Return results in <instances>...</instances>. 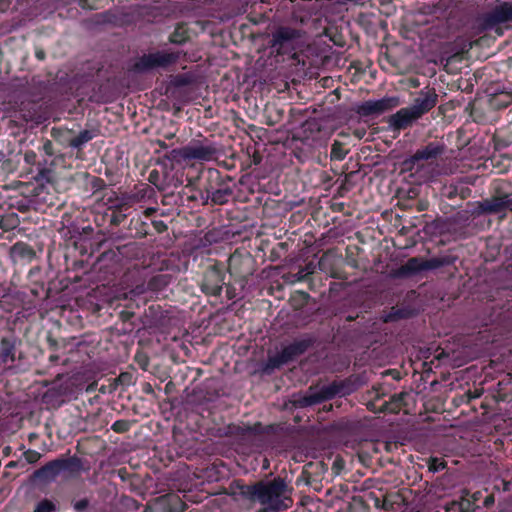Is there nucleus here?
Segmentation results:
<instances>
[{
	"label": "nucleus",
	"instance_id": "dca6fc26",
	"mask_svg": "<svg viewBox=\"0 0 512 512\" xmlns=\"http://www.w3.org/2000/svg\"><path fill=\"white\" fill-rule=\"evenodd\" d=\"M11 257L14 260L18 259H33L35 256L34 250L25 243H16L10 249Z\"/></svg>",
	"mask_w": 512,
	"mask_h": 512
},
{
	"label": "nucleus",
	"instance_id": "5701e85b",
	"mask_svg": "<svg viewBox=\"0 0 512 512\" xmlns=\"http://www.w3.org/2000/svg\"><path fill=\"white\" fill-rule=\"evenodd\" d=\"M411 315L408 310L392 308V311L385 317V322L394 321L397 319L407 318Z\"/></svg>",
	"mask_w": 512,
	"mask_h": 512
},
{
	"label": "nucleus",
	"instance_id": "aec40b11",
	"mask_svg": "<svg viewBox=\"0 0 512 512\" xmlns=\"http://www.w3.org/2000/svg\"><path fill=\"white\" fill-rule=\"evenodd\" d=\"M93 138V133L89 130L81 131L76 137L69 141L71 147L79 148L84 143L90 141Z\"/></svg>",
	"mask_w": 512,
	"mask_h": 512
},
{
	"label": "nucleus",
	"instance_id": "f257e3e1",
	"mask_svg": "<svg viewBox=\"0 0 512 512\" xmlns=\"http://www.w3.org/2000/svg\"><path fill=\"white\" fill-rule=\"evenodd\" d=\"M233 494L240 495L252 502H259L266 511L278 512L289 508L292 489L283 478L259 481L253 485L236 484Z\"/></svg>",
	"mask_w": 512,
	"mask_h": 512
},
{
	"label": "nucleus",
	"instance_id": "2eb2a0df",
	"mask_svg": "<svg viewBox=\"0 0 512 512\" xmlns=\"http://www.w3.org/2000/svg\"><path fill=\"white\" fill-rule=\"evenodd\" d=\"M490 105L495 109L507 107L512 103V92L509 91H495L490 94Z\"/></svg>",
	"mask_w": 512,
	"mask_h": 512
},
{
	"label": "nucleus",
	"instance_id": "0eeeda50",
	"mask_svg": "<svg viewBox=\"0 0 512 512\" xmlns=\"http://www.w3.org/2000/svg\"><path fill=\"white\" fill-rule=\"evenodd\" d=\"M456 258L450 255L423 259L413 257L399 268V275L409 276L420 273L422 271L435 270L444 266L452 265Z\"/></svg>",
	"mask_w": 512,
	"mask_h": 512
},
{
	"label": "nucleus",
	"instance_id": "412c9836",
	"mask_svg": "<svg viewBox=\"0 0 512 512\" xmlns=\"http://www.w3.org/2000/svg\"><path fill=\"white\" fill-rule=\"evenodd\" d=\"M451 507H457V512H472L475 509L474 501L461 497L460 501H452Z\"/></svg>",
	"mask_w": 512,
	"mask_h": 512
},
{
	"label": "nucleus",
	"instance_id": "09e8293b",
	"mask_svg": "<svg viewBox=\"0 0 512 512\" xmlns=\"http://www.w3.org/2000/svg\"><path fill=\"white\" fill-rule=\"evenodd\" d=\"M479 395H480L479 393H474L473 397H478Z\"/></svg>",
	"mask_w": 512,
	"mask_h": 512
},
{
	"label": "nucleus",
	"instance_id": "9d476101",
	"mask_svg": "<svg viewBox=\"0 0 512 512\" xmlns=\"http://www.w3.org/2000/svg\"><path fill=\"white\" fill-rule=\"evenodd\" d=\"M310 346L309 340L295 341L283 348L277 355L270 357L267 363V369H276L282 365L294 360L297 356L304 353Z\"/></svg>",
	"mask_w": 512,
	"mask_h": 512
},
{
	"label": "nucleus",
	"instance_id": "423d86ee",
	"mask_svg": "<svg viewBox=\"0 0 512 512\" xmlns=\"http://www.w3.org/2000/svg\"><path fill=\"white\" fill-rule=\"evenodd\" d=\"M303 31L288 26H280L273 33L270 47L277 55L292 53L298 47Z\"/></svg>",
	"mask_w": 512,
	"mask_h": 512
},
{
	"label": "nucleus",
	"instance_id": "49530a36",
	"mask_svg": "<svg viewBox=\"0 0 512 512\" xmlns=\"http://www.w3.org/2000/svg\"><path fill=\"white\" fill-rule=\"evenodd\" d=\"M100 392H102V393H105V392H106V389H105V387H104V386H102V387L100 388Z\"/></svg>",
	"mask_w": 512,
	"mask_h": 512
},
{
	"label": "nucleus",
	"instance_id": "6ab92c4d",
	"mask_svg": "<svg viewBox=\"0 0 512 512\" xmlns=\"http://www.w3.org/2000/svg\"><path fill=\"white\" fill-rule=\"evenodd\" d=\"M405 396H406V393H400V394L393 395L391 397L390 402L384 403L381 406L379 411L380 412L389 411V412H392V413L398 412L400 407H401V403H402V401H403Z\"/></svg>",
	"mask_w": 512,
	"mask_h": 512
},
{
	"label": "nucleus",
	"instance_id": "e433bc0d",
	"mask_svg": "<svg viewBox=\"0 0 512 512\" xmlns=\"http://www.w3.org/2000/svg\"><path fill=\"white\" fill-rule=\"evenodd\" d=\"M445 512L457 511V507H451V502L444 506Z\"/></svg>",
	"mask_w": 512,
	"mask_h": 512
},
{
	"label": "nucleus",
	"instance_id": "a878e982",
	"mask_svg": "<svg viewBox=\"0 0 512 512\" xmlns=\"http://www.w3.org/2000/svg\"><path fill=\"white\" fill-rule=\"evenodd\" d=\"M55 510V504L48 499H43L40 501L35 508V512H54Z\"/></svg>",
	"mask_w": 512,
	"mask_h": 512
},
{
	"label": "nucleus",
	"instance_id": "de8ad7c7",
	"mask_svg": "<svg viewBox=\"0 0 512 512\" xmlns=\"http://www.w3.org/2000/svg\"><path fill=\"white\" fill-rule=\"evenodd\" d=\"M476 500H478V495L475 494V495H473V500L472 501L475 502Z\"/></svg>",
	"mask_w": 512,
	"mask_h": 512
},
{
	"label": "nucleus",
	"instance_id": "4468645a",
	"mask_svg": "<svg viewBox=\"0 0 512 512\" xmlns=\"http://www.w3.org/2000/svg\"><path fill=\"white\" fill-rule=\"evenodd\" d=\"M60 459L50 461L34 472V477L44 481L53 480L61 472Z\"/></svg>",
	"mask_w": 512,
	"mask_h": 512
},
{
	"label": "nucleus",
	"instance_id": "4be33fe9",
	"mask_svg": "<svg viewBox=\"0 0 512 512\" xmlns=\"http://www.w3.org/2000/svg\"><path fill=\"white\" fill-rule=\"evenodd\" d=\"M231 195V190L229 189H219L213 192L211 200L215 204H225L228 200V196Z\"/></svg>",
	"mask_w": 512,
	"mask_h": 512
},
{
	"label": "nucleus",
	"instance_id": "473e14b6",
	"mask_svg": "<svg viewBox=\"0 0 512 512\" xmlns=\"http://www.w3.org/2000/svg\"><path fill=\"white\" fill-rule=\"evenodd\" d=\"M389 496L392 497V503H393L394 507H396L397 510H400L402 501H403L402 496L400 494H394V495H389Z\"/></svg>",
	"mask_w": 512,
	"mask_h": 512
},
{
	"label": "nucleus",
	"instance_id": "c9c22d12",
	"mask_svg": "<svg viewBox=\"0 0 512 512\" xmlns=\"http://www.w3.org/2000/svg\"><path fill=\"white\" fill-rule=\"evenodd\" d=\"M493 503H494V496H493V495H489V496H487V497L485 498V500H484V505H485L486 507L491 506Z\"/></svg>",
	"mask_w": 512,
	"mask_h": 512
},
{
	"label": "nucleus",
	"instance_id": "b1692460",
	"mask_svg": "<svg viewBox=\"0 0 512 512\" xmlns=\"http://www.w3.org/2000/svg\"><path fill=\"white\" fill-rule=\"evenodd\" d=\"M446 466H447V463L441 458L431 457L428 460V469L430 472H433V473L438 472L440 470L445 469Z\"/></svg>",
	"mask_w": 512,
	"mask_h": 512
},
{
	"label": "nucleus",
	"instance_id": "a211bd4d",
	"mask_svg": "<svg viewBox=\"0 0 512 512\" xmlns=\"http://www.w3.org/2000/svg\"><path fill=\"white\" fill-rule=\"evenodd\" d=\"M0 360L3 363L14 361V345L7 339L3 338L0 345Z\"/></svg>",
	"mask_w": 512,
	"mask_h": 512
},
{
	"label": "nucleus",
	"instance_id": "7c9ffc66",
	"mask_svg": "<svg viewBox=\"0 0 512 512\" xmlns=\"http://www.w3.org/2000/svg\"><path fill=\"white\" fill-rule=\"evenodd\" d=\"M100 0H80V5L87 9H96Z\"/></svg>",
	"mask_w": 512,
	"mask_h": 512
},
{
	"label": "nucleus",
	"instance_id": "6e6552de",
	"mask_svg": "<svg viewBox=\"0 0 512 512\" xmlns=\"http://www.w3.org/2000/svg\"><path fill=\"white\" fill-rule=\"evenodd\" d=\"M217 153L216 147L210 144H204L200 141L192 142L189 145L173 149L171 151V157L177 161L187 160H211Z\"/></svg>",
	"mask_w": 512,
	"mask_h": 512
},
{
	"label": "nucleus",
	"instance_id": "8fccbe9b",
	"mask_svg": "<svg viewBox=\"0 0 512 512\" xmlns=\"http://www.w3.org/2000/svg\"><path fill=\"white\" fill-rule=\"evenodd\" d=\"M291 2H294L295 0H290Z\"/></svg>",
	"mask_w": 512,
	"mask_h": 512
},
{
	"label": "nucleus",
	"instance_id": "2f4dec72",
	"mask_svg": "<svg viewBox=\"0 0 512 512\" xmlns=\"http://www.w3.org/2000/svg\"><path fill=\"white\" fill-rule=\"evenodd\" d=\"M382 507L385 510H395V511H397V508L394 507V505L392 503V497H390L389 495L384 498Z\"/></svg>",
	"mask_w": 512,
	"mask_h": 512
},
{
	"label": "nucleus",
	"instance_id": "58836bf2",
	"mask_svg": "<svg viewBox=\"0 0 512 512\" xmlns=\"http://www.w3.org/2000/svg\"><path fill=\"white\" fill-rule=\"evenodd\" d=\"M293 18H294V20H295V21H299V22H300V23H302V24L305 22L304 18H302V17H298V16L296 15V12H294V13H293Z\"/></svg>",
	"mask_w": 512,
	"mask_h": 512
},
{
	"label": "nucleus",
	"instance_id": "1a4fd4ad",
	"mask_svg": "<svg viewBox=\"0 0 512 512\" xmlns=\"http://www.w3.org/2000/svg\"><path fill=\"white\" fill-rule=\"evenodd\" d=\"M179 53L156 52L141 57L135 64L134 70L144 72L158 67H168L177 62Z\"/></svg>",
	"mask_w": 512,
	"mask_h": 512
},
{
	"label": "nucleus",
	"instance_id": "a19ab883",
	"mask_svg": "<svg viewBox=\"0 0 512 512\" xmlns=\"http://www.w3.org/2000/svg\"><path fill=\"white\" fill-rule=\"evenodd\" d=\"M8 5V1L7 0H0V7H6Z\"/></svg>",
	"mask_w": 512,
	"mask_h": 512
},
{
	"label": "nucleus",
	"instance_id": "f3484780",
	"mask_svg": "<svg viewBox=\"0 0 512 512\" xmlns=\"http://www.w3.org/2000/svg\"><path fill=\"white\" fill-rule=\"evenodd\" d=\"M61 471H68L70 474H77L83 469L81 459L71 457L68 459H60Z\"/></svg>",
	"mask_w": 512,
	"mask_h": 512
},
{
	"label": "nucleus",
	"instance_id": "c03bdc74",
	"mask_svg": "<svg viewBox=\"0 0 512 512\" xmlns=\"http://www.w3.org/2000/svg\"><path fill=\"white\" fill-rule=\"evenodd\" d=\"M221 290H222V287H217V288L215 289V291H214V294H215V295H219V294H220V292H221Z\"/></svg>",
	"mask_w": 512,
	"mask_h": 512
},
{
	"label": "nucleus",
	"instance_id": "cd10ccee",
	"mask_svg": "<svg viewBox=\"0 0 512 512\" xmlns=\"http://www.w3.org/2000/svg\"><path fill=\"white\" fill-rule=\"evenodd\" d=\"M129 377L127 373H121L117 378L113 380V382L109 386V392H114L118 385L124 383L125 380Z\"/></svg>",
	"mask_w": 512,
	"mask_h": 512
},
{
	"label": "nucleus",
	"instance_id": "f03ea898",
	"mask_svg": "<svg viewBox=\"0 0 512 512\" xmlns=\"http://www.w3.org/2000/svg\"><path fill=\"white\" fill-rule=\"evenodd\" d=\"M437 94L433 90L420 92L411 107L402 108L388 119L390 127L395 131L404 130L410 127L425 113L435 107Z\"/></svg>",
	"mask_w": 512,
	"mask_h": 512
},
{
	"label": "nucleus",
	"instance_id": "a18cd8bd",
	"mask_svg": "<svg viewBox=\"0 0 512 512\" xmlns=\"http://www.w3.org/2000/svg\"><path fill=\"white\" fill-rule=\"evenodd\" d=\"M153 211H154L153 209H147V210H146V214H147V215H149V214H151Z\"/></svg>",
	"mask_w": 512,
	"mask_h": 512
},
{
	"label": "nucleus",
	"instance_id": "f704fd0d",
	"mask_svg": "<svg viewBox=\"0 0 512 512\" xmlns=\"http://www.w3.org/2000/svg\"><path fill=\"white\" fill-rule=\"evenodd\" d=\"M124 218H125V215H123L121 213L113 214V216L111 218V223L118 225Z\"/></svg>",
	"mask_w": 512,
	"mask_h": 512
},
{
	"label": "nucleus",
	"instance_id": "393cba45",
	"mask_svg": "<svg viewBox=\"0 0 512 512\" xmlns=\"http://www.w3.org/2000/svg\"><path fill=\"white\" fill-rule=\"evenodd\" d=\"M346 151L343 144L339 141H334L331 149V159L342 160L345 157Z\"/></svg>",
	"mask_w": 512,
	"mask_h": 512
},
{
	"label": "nucleus",
	"instance_id": "39448f33",
	"mask_svg": "<svg viewBox=\"0 0 512 512\" xmlns=\"http://www.w3.org/2000/svg\"><path fill=\"white\" fill-rule=\"evenodd\" d=\"M478 21L482 30L495 28L496 33L502 35L500 25L512 22V2L497 0L487 12L479 16Z\"/></svg>",
	"mask_w": 512,
	"mask_h": 512
},
{
	"label": "nucleus",
	"instance_id": "9b49d317",
	"mask_svg": "<svg viewBox=\"0 0 512 512\" xmlns=\"http://www.w3.org/2000/svg\"><path fill=\"white\" fill-rule=\"evenodd\" d=\"M400 104L398 97H385L376 101H366L357 107L356 112L361 116L379 115Z\"/></svg>",
	"mask_w": 512,
	"mask_h": 512
},
{
	"label": "nucleus",
	"instance_id": "79ce46f5",
	"mask_svg": "<svg viewBox=\"0 0 512 512\" xmlns=\"http://www.w3.org/2000/svg\"><path fill=\"white\" fill-rule=\"evenodd\" d=\"M469 495V491L464 489L462 490V496L461 497H464V498H467V496Z\"/></svg>",
	"mask_w": 512,
	"mask_h": 512
},
{
	"label": "nucleus",
	"instance_id": "ea45409f",
	"mask_svg": "<svg viewBox=\"0 0 512 512\" xmlns=\"http://www.w3.org/2000/svg\"><path fill=\"white\" fill-rule=\"evenodd\" d=\"M95 387H96V383H95V382H93V383H91V384H89V385L87 386L86 391H87V392L93 391V390L95 389Z\"/></svg>",
	"mask_w": 512,
	"mask_h": 512
},
{
	"label": "nucleus",
	"instance_id": "4c0bfd02",
	"mask_svg": "<svg viewBox=\"0 0 512 512\" xmlns=\"http://www.w3.org/2000/svg\"><path fill=\"white\" fill-rule=\"evenodd\" d=\"M226 292L229 299H233L235 297L234 291L229 287L227 288Z\"/></svg>",
	"mask_w": 512,
	"mask_h": 512
},
{
	"label": "nucleus",
	"instance_id": "f8f14e48",
	"mask_svg": "<svg viewBox=\"0 0 512 512\" xmlns=\"http://www.w3.org/2000/svg\"><path fill=\"white\" fill-rule=\"evenodd\" d=\"M443 152H444L443 146L429 144L426 147H424L423 149L417 150L416 153L409 159H406L404 161V165L407 169L413 170L415 168V165L419 161L437 158Z\"/></svg>",
	"mask_w": 512,
	"mask_h": 512
},
{
	"label": "nucleus",
	"instance_id": "72a5a7b5",
	"mask_svg": "<svg viewBox=\"0 0 512 512\" xmlns=\"http://www.w3.org/2000/svg\"><path fill=\"white\" fill-rule=\"evenodd\" d=\"M88 505L89 501L87 499H81L74 504V508L77 511H83L88 507Z\"/></svg>",
	"mask_w": 512,
	"mask_h": 512
},
{
	"label": "nucleus",
	"instance_id": "bb28decb",
	"mask_svg": "<svg viewBox=\"0 0 512 512\" xmlns=\"http://www.w3.org/2000/svg\"><path fill=\"white\" fill-rule=\"evenodd\" d=\"M170 41L175 44H182L186 41L184 31H180V28L176 29L170 36Z\"/></svg>",
	"mask_w": 512,
	"mask_h": 512
},
{
	"label": "nucleus",
	"instance_id": "37998d69",
	"mask_svg": "<svg viewBox=\"0 0 512 512\" xmlns=\"http://www.w3.org/2000/svg\"><path fill=\"white\" fill-rule=\"evenodd\" d=\"M37 57H38L39 59H43V58H44V52H43V51H39V52H37Z\"/></svg>",
	"mask_w": 512,
	"mask_h": 512
},
{
	"label": "nucleus",
	"instance_id": "7ed1b4c3",
	"mask_svg": "<svg viewBox=\"0 0 512 512\" xmlns=\"http://www.w3.org/2000/svg\"><path fill=\"white\" fill-rule=\"evenodd\" d=\"M353 385L348 382H333L320 390L310 388L309 391L301 396H295L293 403L298 407H307L329 400L336 395L345 396L352 393Z\"/></svg>",
	"mask_w": 512,
	"mask_h": 512
},
{
	"label": "nucleus",
	"instance_id": "ddd939ff",
	"mask_svg": "<svg viewBox=\"0 0 512 512\" xmlns=\"http://www.w3.org/2000/svg\"><path fill=\"white\" fill-rule=\"evenodd\" d=\"M155 505L163 509H168V512H183L186 509V504L180 499L178 495L167 494L155 499Z\"/></svg>",
	"mask_w": 512,
	"mask_h": 512
},
{
	"label": "nucleus",
	"instance_id": "c756f323",
	"mask_svg": "<svg viewBox=\"0 0 512 512\" xmlns=\"http://www.w3.org/2000/svg\"><path fill=\"white\" fill-rule=\"evenodd\" d=\"M128 428L129 424L126 421H116L112 426V429L118 433L125 432L128 430Z\"/></svg>",
	"mask_w": 512,
	"mask_h": 512
},
{
	"label": "nucleus",
	"instance_id": "c85d7f7f",
	"mask_svg": "<svg viewBox=\"0 0 512 512\" xmlns=\"http://www.w3.org/2000/svg\"><path fill=\"white\" fill-rule=\"evenodd\" d=\"M24 457L28 463L32 464L36 463L41 458V454L34 450H27L24 453Z\"/></svg>",
	"mask_w": 512,
	"mask_h": 512
},
{
	"label": "nucleus",
	"instance_id": "20e7f679",
	"mask_svg": "<svg viewBox=\"0 0 512 512\" xmlns=\"http://www.w3.org/2000/svg\"><path fill=\"white\" fill-rule=\"evenodd\" d=\"M507 212H512V195L496 188L489 198L477 202L471 213L478 217L481 215H506Z\"/></svg>",
	"mask_w": 512,
	"mask_h": 512
}]
</instances>
